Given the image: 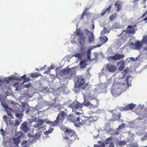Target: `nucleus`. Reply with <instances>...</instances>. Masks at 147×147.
<instances>
[{"instance_id":"nucleus-1","label":"nucleus","mask_w":147,"mask_h":147,"mask_svg":"<svg viewBox=\"0 0 147 147\" xmlns=\"http://www.w3.org/2000/svg\"><path fill=\"white\" fill-rule=\"evenodd\" d=\"M96 117H88L82 116L81 118L77 117L74 123L75 126L78 127L84 125L85 126H90L92 123L96 121Z\"/></svg>"},{"instance_id":"nucleus-2","label":"nucleus","mask_w":147,"mask_h":147,"mask_svg":"<svg viewBox=\"0 0 147 147\" xmlns=\"http://www.w3.org/2000/svg\"><path fill=\"white\" fill-rule=\"evenodd\" d=\"M75 38L77 39L79 44L81 46L80 51L82 53H85L86 49L83 46L86 43V37L85 34L80 29H77L76 31L75 34Z\"/></svg>"},{"instance_id":"nucleus-3","label":"nucleus","mask_w":147,"mask_h":147,"mask_svg":"<svg viewBox=\"0 0 147 147\" xmlns=\"http://www.w3.org/2000/svg\"><path fill=\"white\" fill-rule=\"evenodd\" d=\"M126 88V86L124 84L115 83L112 85L111 92L113 94L120 95L124 91Z\"/></svg>"},{"instance_id":"nucleus-4","label":"nucleus","mask_w":147,"mask_h":147,"mask_svg":"<svg viewBox=\"0 0 147 147\" xmlns=\"http://www.w3.org/2000/svg\"><path fill=\"white\" fill-rule=\"evenodd\" d=\"M88 85V84L85 82L84 78L81 77L75 83L74 91L75 93H78L80 92V88L82 90H84Z\"/></svg>"},{"instance_id":"nucleus-5","label":"nucleus","mask_w":147,"mask_h":147,"mask_svg":"<svg viewBox=\"0 0 147 147\" xmlns=\"http://www.w3.org/2000/svg\"><path fill=\"white\" fill-rule=\"evenodd\" d=\"M78 138L77 135L75 131L70 129H67L65 131V138L69 140L71 143Z\"/></svg>"},{"instance_id":"nucleus-6","label":"nucleus","mask_w":147,"mask_h":147,"mask_svg":"<svg viewBox=\"0 0 147 147\" xmlns=\"http://www.w3.org/2000/svg\"><path fill=\"white\" fill-rule=\"evenodd\" d=\"M127 29L122 30H121V33L118 36H121L120 38L117 39V41L119 43H124L127 38L128 32Z\"/></svg>"},{"instance_id":"nucleus-7","label":"nucleus","mask_w":147,"mask_h":147,"mask_svg":"<svg viewBox=\"0 0 147 147\" xmlns=\"http://www.w3.org/2000/svg\"><path fill=\"white\" fill-rule=\"evenodd\" d=\"M1 103L2 106L7 111V113L8 115L12 117V114L11 112L13 111L12 109V108H9L7 104L4 101H1Z\"/></svg>"},{"instance_id":"nucleus-8","label":"nucleus","mask_w":147,"mask_h":147,"mask_svg":"<svg viewBox=\"0 0 147 147\" xmlns=\"http://www.w3.org/2000/svg\"><path fill=\"white\" fill-rule=\"evenodd\" d=\"M124 57V56L123 54H116L113 56H110L108 57V60L109 61H110L112 60L115 61L122 59Z\"/></svg>"},{"instance_id":"nucleus-9","label":"nucleus","mask_w":147,"mask_h":147,"mask_svg":"<svg viewBox=\"0 0 147 147\" xmlns=\"http://www.w3.org/2000/svg\"><path fill=\"white\" fill-rule=\"evenodd\" d=\"M67 116V114L64 111H61L58 114L57 120L59 122H62Z\"/></svg>"},{"instance_id":"nucleus-10","label":"nucleus","mask_w":147,"mask_h":147,"mask_svg":"<svg viewBox=\"0 0 147 147\" xmlns=\"http://www.w3.org/2000/svg\"><path fill=\"white\" fill-rule=\"evenodd\" d=\"M106 68L107 71L112 73L115 72L117 69V67L115 65L110 63L107 64Z\"/></svg>"},{"instance_id":"nucleus-11","label":"nucleus","mask_w":147,"mask_h":147,"mask_svg":"<svg viewBox=\"0 0 147 147\" xmlns=\"http://www.w3.org/2000/svg\"><path fill=\"white\" fill-rule=\"evenodd\" d=\"M69 107L71 108L72 110L80 108L81 109L82 107V105L78 102H72L69 105Z\"/></svg>"},{"instance_id":"nucleus-12","label":"nucleus","mask_w":147,"mask_h":147,"mask_svg":"<svg viewBox=\"0 0 147 147\" xmlns=\"http://www.w3.org/2000/svg\"><path fill=\"white\" fill-rule=\"evenodd\" d=\"M85 32V33L86 35H88L90 34V35L88 36V40L90 43L93 42L94 40V36L93 33L92 32H91L88 30L87 29H86L84 30Z\"/></svg>"},{"instance_id":"nucleus-13","label":"nucleus","mask_w":147,"mask_h":147,"mask_svg":"<svg viewBox=\"0 0 147 147\" xmlns=\"http://www.w3.org/2000/svg\"><path fill=\"white\" fill-rule=\"evenodd\" d=\"M131 45L132 46V48H133V49L138 50L140 49L142 46L141 42L139 41H137L134 44L132 43Z\"/></svg>"},{"instance_id":"nucleus-14","label":"nucleus","mask_w":147,"mask_h":147,"mask_svg":"<svg viewBox=\"0 0 147 147\" xmlns=\"http://www.w3.org/2000/svg\"><path fill=\"white\" fill-rule=\"evenodd\" d=\"M87 94H83V95L84 96V95H86V96L87 95V100H91L95 99L96 100V101L97 102V100L95 98L93 97L92 94L91 93V92L90 91L88 90V89H87Z\"/></svg>"},{"instance_id":"nucleus-15","label":"nucleus","mask_w":147,"mask_h":147,"mask_svg":"<svg viewBox=\"0 0 147 147\" xmlns=\"http://www.w3.org/2000/svg\"><path fill=\"white\" fill-rule=\"evenodd\" d=\"M27 123L26 122H23L20 126L21 130L24 133H27L29 129L27 126Z\"/></svg>"},{"instance_id":"nucleus-16","label":"nucleus","mask_w":147,"mask_h":147,"mask_svg":"<svg viewBox=\"0 0 147 147\" xmlns=\"http://www.w3.org/2000/svg\"><path fill=\"white\" fill-rule=\"evenodd\" d=\"M84 101L82 103L83 104L82 105L86 106V107H90V108H94V106L92 104H91L90 102V101H86V96L84 95Z\"/></svg>"},{"instance_id":"nucleus-17","label":"nucleus","mask_w":147,"mask_h":147,"mask_svg":"<svg viewBox=\"0 0 147 147\" xmlns=\"http://www.w3.org/2000/svg\"><path fill=\"white\" fill-rule=\"evenodd\" d=\"M121 113H114L112 115V118L113 120L115 121L118 120L119 121L120 120Z\"/></svg>"},{"instance_id":"nucleus-18","label":"nucleus","mask_w":147,"mask_h":147,"mask_svg":"<svg viewBox=\"0 0 147 147\" xmlns=\"http://www.w3.org/2000/svg\"><path fill=\"white\" fill-rule=\"evenodd\" d=\"M70 73V70H69V67H68L66 68H64L61 70L60 72V74L61 75H68Z\"/></svg>"},{"instance_id":"nucleus-19","label":"nucleus","mask_w":147,"mask_h":147,"mask_svg":"<svg viewBox=\"0 0 147 147\" xmlns=\"http://www.w3.org/2000/svg\"><path fill=\"white\" fill-rule=\"evenodd\" d=\"M117 66L118 67V70L120 71L122 70L125 67V63L123 60H121L117 64Z\"/></svg>"},{"instance_id":"nucleus-20","label":"nucleus","mask_w":147,"mask_h":147,"mask_svg":"<svg viewBox=\"0 0 147 147\" xmlns=\"http://www.w3.org/2000/svg\"><path fill=\"white\" fill-rule=\"evenodd\" d=\"M88 60H82L80 61V65L81 68L86 67L87 65V62Z\"/></svg>"},{"instance_id":"nucleus-21","label":"nucleus","mask_w":147,"mask_h":147,"mask_svg":"<svg viewBox=\"0 0 147 147\" xmlns=\"http://www.w3.org/2000/svg\"><path fill=\"white\" fill-rule=\"evenodd\" d=\"M69 70H70L69 75L66 77V78H69L73 75H74L76 73V68L75 67H73L71 69L69 68Z\"/></svg>"},{"instance_id":"nucleus-22","label":"nucleus","mask_w":147,"mask_h":147,"mask_svg":"<svg viewBox=\"0 0 147 147\" xmlns=\"http://www.w3.org/2000/svg\"><path fill=\"white\" fill-rule=\"evenodd\" d=\"M59 123V122L57 120V119L54 121H48L46 122V123L47 124H50L51 126L53 127H54L56 125Z\"/></svg>"},{"instance_id":"nucleus-23","label":"nucleus","mask_w":147,"mask_h":147,"mask_svg":"<svg viewBox=\"0 0 147 147\" xmlns=\"http://www.w3.org/2000/svg\"><path fill=\"white\" fill-rule=\"evenodd\" d=\"M135 106V104L130 103L125 106L124 109L126 110L132 109L134 108Z\"/></svg>"},{"instance_id":"nucleus-24","label":"nucleus","mask_w":147,"mask_h":147,"mask_svg":"<svg viewBox=\"0 0 147 147\" xmlns=\"http://www.w3.org/2000/svg\"><path fill=\"white\" fill-rule=\"evenodd\" d=\"M111 7V6L110 5L108 7L106 8V9H103L102 11L101 16H103L106 13H109L110 11Z\"/></svg>"},{"instance_id":"nucleus-25","label":"nucleus","mask_w":147,"mask_h":147,"mask_svg":"<svg viewBox=\"0 0 147 147\" xmlns=\"http://www.w3.org/2000/svg\"><path fill=\"white\" fill-rule=\"evenodd\" d=\"M13 144L15 145L16 146H17L18 144L20 143V139L17 138H13Z\"/></svg>"},{"instance_id":"nucleus-26","label":"nucleus","mask_w":147,"mask_h":147,"mask_svg":"<svg viewBox=\"0 0 147 147\" xmlns=\"http://www.w3.org/2000/svg\"><path fill=\"white\" fill-rule=\"evenodd\" d=\"M31 77H32L33 78H34L35 77H38L39 76H40L41 75V74L40 73H32L31 74Z\"/></svg>"},{"instance_id":"nucleus-27","label":"nucleus","mask_w":147,"mask_h":147,"mask_svg":"<svg viewBox=\"0 0 147 147\" xmlns=\"http://www.w3.org/2000/svg\"><path fill=\"white\" fill-rule=\"evenodd\" d=\"M17 138L20 139V138L23 137L24 136V134L21 131H19L17 133Z\"/></svg>"},{"instance_id":"nucleus-28","label":"nucleus","mask_w":147,"mask_h":147,"mask_svg":"<svg viewBox=\"0 0 147 147\" xmlns=\"http://www.w3.org/2000/svg\"><path fill=\"white\" fill-rule=\"evenodd\" d=\"M114 5L117 7V11H119L121 10V6L118 2H116L114 4Z\"/></svg>"},{"instance_id":"nucleus-29","label":"nucleus","mask_w":147,"mask_h":147,"mask_svg":"<svg viewBox=\"0 0 147 147\" xmlns=\"http://www.w3.org/2000/svg\"><path fill=\"white\" fill-rule=\"evenodd\" d=\"M15 77L13 75H12L11 76L8 77H6L7 78V83H9L11 80H16L14 78Z\"/></svg>"},{"instance_id":"nucleus-30","label":"nucleus","mask_w":147,"mask_h":147,"mask_svg":"<svg viewBox=\"0 0 147 147\" xmlns=\"http://www.w3.org/2000/svg\"><path fill=\"white\" fill-rule=\"evenodd\" d=\"M3 81H2L1 79L0 78V86L1 85H2L4 83L5 84H7V78H3Z\"/></svg>"},{"instance_id":"nucleus-31","label":"nucleus","mask_w":147,"mask_h":147,"mask_svg":"<svg viewBox=\"0 0 147 147\" xmlns=\"http://www.w3.org/2000/svg\"><path fill=\"white\" fill-rule=\"evenodd\" d=\"M53 128H49L48 131H46L45 132V134L46 135H48L50 133L52 132V131L53 130Z\"/></svg>"},{"instance_id":"nucleus-32","label":"nucleus","mask_w":147,"mask_h":147,"mask_svg":"<svg viewBox=\"0 0 147 147\" xmlns=\"http://www.w3.org/2000/svg\"><path fill=\"white\" fill-rule=\"evenodd\" d=\"M116 13H114V14L111 15L109 17L110 20H114L115 18L116 17Z\"/></svg>"},{"instance_id":"nucleus-33","label":"nucleus","mask_w":147,"mask_h":147,"mask_svg":"<svg viewBox=\"0 0 147 147\" xmlns=\"http://www.w3.org/2000/svg\"><path fill=\"white\" fill-rule=\"evenodd\" d=\"M109 31H108L107 29L105 28H104L103 30L101 32V33L102 34H105L106 33H109Z\"/></svg>"},{"instance_id":"nucleus-34","label":"nucleus","mask_w":147,"mask_h":147,"mask_svg":"<svg viewBox=\"0 0 147 147\" xmlns=\"http://www.w3.org/2000/svg\"><path fill=\"white\" fill-rule=\"evenodd\" d=\"M130 76H127L126 78V84L128 86H130V85L129 82V79L130 78Z\"/></svg>"},{"instance_id":"nucleus-35","label":"nucleus","mask_w":147,"mask_h":147,"mask_svg":"<svg viewBox=\"0 0 147 147\" xmlns=\"http://www.w3.org/2000/svg\"><path fill=\"white\" fill-rule=\"evenodd\" d=\"M82 54V53H78L74 55L75 57H77L78 58H80L81 57Z\"/></svg>"},{"instance_id":"nucleus-36","label":"nucleus","mask_w":147,"mask_h":147,"mask_svg":"<svg viewBox=\"0 0 147 147\" xmlns=\"http://www.w3.org/2000/svg\"><path fill=\"white\" fill-rule=\"evenodd\" d=\"M128 32V34H134L136 32L135 30L134 29H132V30H128L127 29Z\"/></svg>"},{"instance_id":"nucleus-37","label":"nucleus","mask_w":147,"mask_h":147,"mask_svg":"<svg viewBox=\"0 0 147 147\" xmlns=\"http://www.w3.org/2000/svg\"><path fill=\"white\" fill-rule=\"evenodd\" d=\"M142 41L143 43L147 44V36H145L143 37Z\"/></svg>"},{"instance_id":"nucleus-38","label":"nucleus","mask_w":147,"mask_h":147,"mask_svg":"<svg viewBox=\"0 0 147 147\" xmlns=\"http://www.w3.org/2000/svg\"><path fill=\"white\" fill-rule=\"evenodd\" d=\"M46 121V120L45 119H44V120L40 119L38 121V123H39L41 125H42L44 122H45Z\"/></svg>"},{"instance_id":"nucleus-39","label":"nucleus","mask_w":147,"mask_h":147,"mask_svg":"<svg viewBox=\"0 0 147 147\" xmlns=\"http://www.w3.org/2000/svg\"><path fill=\"white\" fill-rule=\"evenodd\" d=\"M118 144L120 145L123 146L125 144L126 142L124 141H121L119 142Z\"/></svg>"},{"instance_id":"nucleus-40","label":"nucleus","mask_w":147,"mask_h":147,"mask_svg":"<svg viewBox=\"0 0 147 147\" xmlns=\"http://www.w3.org/2000/svg\"><path fill=\"white\" fill-rule=\"evenodd\" d=\"M15 115L16 116V117L18 118L21 119L22 117V115L21 114L18 113H16Z\"/></svg>"},{"instance_id":"nucleus-41","label":"nucleus","mask_w":147,"mask_h":147,"mask_svg":"<svg viewBox=\"0 0 147 147\" xmlns=\"http://www.w3.org/2000/svg\"><path fill=\"white\" fill-rule=\"evenodd\" d=\"M147 139V133L145 134L144 135V136L142 137L141 140L143 141H144L145 140H146Z\"/></svg>"},{"instance_id":"nucleus-42","label":"nucleus","mask_w":147,"mask_h":147,"mask_svg":"<svg viewBox=\"0 0 147 147\" xmlns=\"http://www.w3.org/2000/svg\"><path fill=\"white\" fill-rule=\"evenodd\" d=\"M24 87L26 88H29L31 86V84L30 83H29L28 84H26L24 85Z\"/></svg>"},{"instance_id":"nucleus-43","label":"nucleus","mask_w":147,"mask_h":147,"mask_svg":"<svg viewBox=\"0 0 147 147\" xmlns=\"http://www.w3.org/2000/svg\"><path fill=\"white\" fill-rule=\"evenodd\" d=\"M11 144V143L10 142H8V143H6L5 145V147H13L11 146H10Z\"/></svg>"},{"instance_id":"nucleus-44","label":"nucleus","mask_w":147,"mask_h":147,"mask_svg":"<svg viewBox=\"0 0 147 147\" xmlns=\"http://www.w3.org/2000/svg\"><path fill=\"white\" fill-rule=\"evenodd\" d=\"M19 124V120L18 119H16L15 120V125L18 126Z\"/></svg>"},{"instance_id":"nucleus-45","label":"nucleus","mask_w":147,"mask_h":147,"mask_svg":"<svg viewBox=\"0 0 147 147\" xmlns=\"http://www.w3.org/2000/svg\"><path fill=\"white\" fill-rule=\"evenodd\" d=\"M30 81V78L28 77H26L25 79H24V80H23L24 82H29Z\"/></svg>"},{"instance_id":"nucleus-46","label":"nucleus","mask_w":147,"mask_h":147,"mask_svg":"<svg viewBox=\"0 0 147 147\" xmlns=\"http://www.w3.org/2000/svg\"><path fill=\"white\" fill-rule=\"evenodd\" d=\"M109 147H114L113 142H110V144H109Z\"/></svg>"},{"instance_id":"nucleus-47","label":"nucleus","mask_w":147,"mask_h":147,"mask_svg":"<svg viewBox=\"0 0 147 147\" xmlns=\"http://www.w3.org/2000/svg\"><path fill=\"white\" fill-rule=\"evenodd\" d=\"M143 51L144 52H145L146 53V55H147V47L146 46L143 49Z\"/></svg>"},{"instance_id":"nucleus-48","label":"nucleus","mask_w":147,"mask_h":147,"mask_svg":"<svg viewBox=\"0 0 147 147\" xmlns=\"http://www.w3.org/2000/svg\"><path fill=\"white\" fill-rule=\"evenodd\" d=\"M7 117L5 115H4L3 117V120L7 122Z\"/></svg>"},{"instance_id":"nucleus-49","label":"nucleus","mask_w":147,"mask_h":147,"mask_svg":"<svg viewBox=\"0 0 147 147\" xmlns=\"http://www.w3.org/2000/svg\"><path fill=\"white\" fill-rule=\"evenodd\" d=\"M147 14V10L143 14L142 16L141 17V18H143Z\"/></svg>"},{"instance_id":"nucleus-50","label":"nucleus","mask_w":147,"mask_h":147,"mask_svg":"<svg viewBox=\"0 0 147 147\" xmlns=\"http://www.w3.org/2000/svg\"><path fill=\"white\" fill-rule=\"evenodd\" d=\"M27 142H28V141H25L23 142H22L21 144V145H26V144L27 143Z\"/></svg>"},{"instance_id":"nucleus-51","label":"nucleus","mask_w":147,"mask_h":147,"mask_svg":"<svg viewBox=\"0 0 147 147\" xmlns=\"http://www.w3.org/2000/svg\"><path fill=\"white\" fill-rule=\"evenodd\" d=\"M87 58L90 61H92L91 59L90 58V55H87Z\"/></svg>"},{"instance_id":"nucleus-52","label":"nucleus","mask_w":147,"mask_h":147,"mask_svg":"<svg viewBox=\"0 0 147 147\" xmlns=\"http://www.w3.org/2000/svg\"><path fill=\"white\" fill-rule=\"evenodd\" d=\"M90 49H88L87 52V55H90L91 53Z\"/></svg>"},{"instance_id":"nucleus-53","label":"nucleus","mask_w":147,"mask_h":147,"mask_svg":"<svg viewBox=\"0 0 147 147\" xmlns=\"http://www.w3.org/2000/svg\"><path fill=\"white\" fill-rule=\"evenodd\" d=\"M102 38L104 40L105 42H106L108 41V38L106 37H105V39L104 38Z\"/></svg>"},{"instance_id":"nucleus-54","label":"nucleus","mask_w":147,"mask_h":147,"mask_svg":"<svg viewBox=\"0 0 147 147\" xmlns=\"http://www.w3.org/2000/svg\"><path fill=\"white\" fill-rule=\"evenodd\" d=\"M101 45H96V46H94L92 47H93V48H94H94H96L97 47H100Z\"/></svg>"},{"instance_id":"nucleus-55","label":"nucleus","mask_w":147,"mask_h":147,"mask_svg":"<svg viewBox=\"0 0 147 147\" xmlns=\"http://www.w3.org/2000/svg\"><path fill=\"white\" fill-rule=\"evenodd\" d=\"M36 125H37V127H38L39 128H41V125L39 123H38Z\"/></svg>"},{"instance_id":"nucleus-56","label":"nucleus","mask_w":147,"mask_h":147,"mask_svg":"<svg viewBox=\"0 0 147 147\" xmlns=\"http://www.w3.org/2000/svg\"><path fill=\"white\" fill-rule=\"evenodd\" d=\"M85 15H84V14L83 13H82L81 14V16L80 18L81 19H83V18L84 17Z\"/></svg>"},{"instance_id":"nucleus-57","label":"nucleus","mask_w":147,"mask_h":147,"mask_svg":"<svg viewBox=\"0 0 147 147\" xmlns=\"http://www.w3.org/2000/svg\"><path fill=\"white\" fill-rule=\"evenodd\" d=\"M133 27V26L131 25H129L127 27V29H131Z\"/></svg>"},{"instance_id":"nucleus-58","label":"nucleus","mask_w":147,"mask_h":147,"mask_svg":"<svg viewBox=\"0 0 147 147\" xmlns=\"http://www.w3.org/2000/svg\"><path fill=\"white\" fill-rule=\"evenodd\" d=\"M76 114L78 115H81V113H80V112H77V111H76Z\"/></svg>"},{"instance_id":"nucleus-59","label":"nucleus","mask_w":147,"mask_h":147,"mask_svg":"<svg viewBox=\"0 0 147 147\" xmlns=\"http://www.w3.org/2000/svg\"><path fill=\"white\" fill-rule=\"evenodd\" d=\"M21 77L24 80V79H25L26 77V75L25 74H24Z\"/></svg>"},{"instance_id":"nucleus-60","label":"nucleus","mask_w":147,"mask_h":147,"mask_svg":"<svg viewBox=\"0 0 147 147\" xmlns=\"http://www.w3.org/2000/svg\"><path fill=\"white\" fill-rule=\"evenodd\" d=\"M82 13L86 15L87 13V11L85 10Z\"/></svg>"},{"instance_id":"nucleus-61","label":"nucleus","mask_w":147,"mask_h":147,"mask_svg":"<svg viewBox=\"0 0 147 147\" xmlns=\"http://www.w3.org/2000/svg\"><path fill=\"white\" fill-rule=\"evenodd\" d=\"M130 59L132 61H135L134 58L133 57H130Z\"/></svg>"},{"instance_id":"nucleus-62","label":"nucleus","mask_w":147,"mask_h":147,"mask_svg":"<svg viewBox=\"0 0 147 147\" xmlns=\"http://www.w3.org/2000/svg\"><path fill=\"white\" fill-rule=\"evenodd\" d=\"M94 147H101L100 146L98 145H94Z\"/></svg>"},{"instance_id":"nucleus-63","label":"nucleus","mask_w":147,"mask_h":147,"mask_svg":"<svg viewBox=\"0 0 147 147\" xmlns=\"http://www.w3.org/2000/svg\"><path fill=\"white\" fill-rule=\"evenodd\" d=\"M111 138H107L106 140V141H109V140H111Z\"/></svg>"},{"instance_id":"nucleus-64","label":"nucleus","mask_w":147,"mask_h":147,"mask_svg":"<svg viewBox=\"0 0 147 147\" xmlns=\"http://www.w3.org/2000/svg\"><path fill=\"white\" fill-rule=\"evenodd\" d=\"M131 147H138V146L136 145H134L131 146Z\"/></svg>"}]
</instances>
